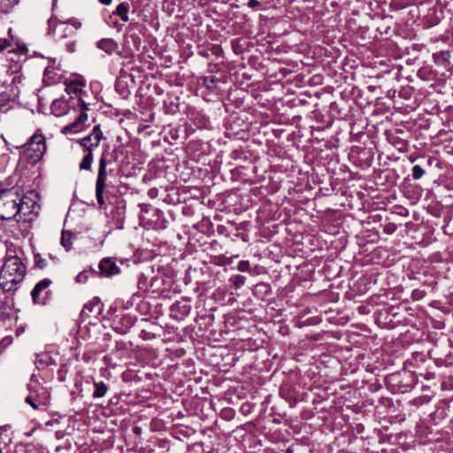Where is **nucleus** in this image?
I'll use <instances>...</instances> for the list:
<instances>
[{
  "label": "nucleus",
  "mask_w": 453,
  "mask_h": 453,
  "mask_svg": "<svg viewBox=\"0 0 453 453\" xmlns=\"http://www.w3.org/2000/svg\"><path fill=\"white\" fill-rule=\"evenodd\" d=\"M237 269L240 272H247L250 270V263L247 260H242L237 265Z\"/></svg>",
  "instance_id": "nucleus-23"
},
{
  "label": "nucleus",
  "mask_w": 453,
  "mask_h": 453,
  "mask_svg": "<svg viewBox=\"0 0 453 453\" xmlns=\"http://www.w3.org/2000/svg\"><path fill=\"white\" fill-rule=\"evenodd\" d=\"M73 234L70 231H62L61 244L66 250H69L73 245Z\"/></svg>",
  "instance_id": "nucleus-17"
},
{
  "label": "nucleus",
  "mask_w": 453,
  "mask_h": 453,
  "mask_svg": "<svg viewBox=\"0 0 453 453\" xmlns=\"http://www.w3.org/2000/svg\"><path fill=\"white\" fill-rule=\"evenodd\" d=\"M60 100L67 101V99L65 98V96H61V98H58V101Z\"/></svg>",
  "instance_id": "nucleus-33"
},
{
  "label": "nucleus",
  "mask_w": 453,
  "mask_h": 453,
  "mask_svg": "<svg viewBox=\"0 0 453 453\" xmlns=\"http://www.w3.org/2000/svg\"><path fill=\"white\" fill-rule=\"evenodd\" d=\"M87 119L88 114L82 111L73 123L63 127L61 132L65 134H76L81 130V126Z\"/></svg>",
  "instance_id": "nucleus-9"
},
{
  "label": "nucleus",
  "mask_w": 453,
  "mask_h": 453,
  "mask_svg": "<svg viewBox=\"0 0 453 453\" xmlns=\"http://www.w3.org/2000/svg\"><path fill=\"white\" fill-rule=\"evenodd\" d=\"M56 4H57V0H52V9H54Z\"/></svg>",
  "instance_id": "nucleus-32"
},
{
  "label": "nucleus",
  "mask_w": 453,
  "mask_h": 453,
  "mask_svg": "<svg viewBox=\"0 0 453 453\" xmlns=\"http://www.w3.org/2000/svg\"><path fill=\"white\" fill-rule=\"evenodd\" d=\"M25 402L35 410L39 409L40 405H44V403L39 399L38 395H28L25 398Z\"/></svg>",
  "instance_id": "nucleus-20"
},
{
  "label": "nucleus",
  "mask_w": 453,
  "mask_h": 453,
  "mask_svg": "<svg viewBox=\"0 0 453 453\" xmlns=\"http://www.w3.org/2000/svg\"><path fill=\"white\" fill-rule=\"evenodd\" d=\"M191 306L183 302H176L171 306V316L177 320L184 319L190 312Z\"/></svg>",
  "instance_id": "nucleus-8"
},
{
  "label": "nucleus",
  "mask_w": 453,
  "mask_h": 453,
  "mask_svg": "<svg viewBox=\"0 0 453 453\" xmlns=\"http://www.w3.org/2000/svg\"><path fill=\"white\" fill-rule=\"evenodd\" d=\"M99 269L104 276H112L119 273V268L111 258H104L99 264Z\"/></svg>",
  "instance_id": "nucleus-10"
},
{
  "label": "nucleus",
  "mask_w": 453,
  "mask_h": 453,
  "mask_svg": "<svg viewBox=\"0 0 453 453\" xmlns=\"http://www.w3.org/2000/svg\"><path fill=\"white\" fill-rule=\"evenodd\" d=\"M94 306H95V304L91 303L85 304L81 311V314L83 316H88V312H91L93 311Z\"/></svg>",
  "instance_id": "nucleus-24"
},
{
  "label": "nucleus",
  "mask_w": 453,
  "mask_h": 453,
  "mask_svg": "<svg viewBox=\"0 0 453 453\" xmlns=\"http://www.w3.org/2000/svg\"><path fill=\"white\" fill-rule=\"evenodd\" d=\"M65 26L64 32L65 35L64 37H66L67 35H73L76 33V31L81 27V22H79L76 19H70L68 22H59L58 21V27L59 26Z\"/></svg>",
  "instance_id": "nucleus-12"
},
{
  "label": "nucleus",
  "mask_w": 453,
  "mask_h": 453,
  "mask_svg": "<svg viewBox=\"0 0 453 453\" xmlns=\"http://www.w3.org/2000/svg\"><path fill=\"white\" fill-rule=\"evenodd\" d=\"M77 282L84 283L87 280V275L85 273H80L76 277Z\"/></svg>",
  "instance_id": "nucleus-27"
},
{
  "label": "nucleus",
  "mask_w": 453,
  "mask_h": 453,
  "mask_svg": "<svg viewBox=\"0 0 453 453\" xmlns=\"http://www.w3.org/2000/svg\"><path fill=\"white\" fill-rule=\"evenodd\" d=\"M108 165V161L106 160V157L104 154L102 155L99 160V169L96 182V197L97 203L100 206L104 205V191L105 188V182L107 178L106 166Z\"/></svg>",
  "instance_id": "nucleus-4"
},
{
  "label": "nucleus",
  "mask_w": 453,
  "mask_h": 453,
  "mask_svg": "<svg viewBox=\"0 0 453 453\" xmlns=\"http://www.w3.org/2000/svg\"><path fill=\"white\" fill-rule=\"evenodd\" d=\"M9 46V42L6 39H0V51Z\"/></svg>",
  "instance_id": "nucleus-28"
},
{
  "label": "nucleus",
  "mask_w": 453,
  "mask_h": 453,
  "mask_svg": "<svg viewBox=\"0 0 453 453\" xmlns=\"http://www.w3.org/2000/svg\"><path fill=\"white\" fill-rule=\"evenodd\" d=\"M82 89V83L58 77V92L64 90L68 96L77 95Z\"/></svg>",
  "instance_id": "nucleus-7"
},
{
  "label": "nucleus",
  "mask_w": 453,
  "mask_h": 453,
  "mask_svg": "<svg viewBox=\"0 0 453 453\" xmlns=\"http://www.w3.org/2000/svg\"><path fill=\"white\" fill-rule=\"evenodd\" d=\"M68 50L70 52H73L74 50V43L68 44Z\"/></svg>",
  "instance_id": "nucleus-31"
},
{
  "label": "nucleus",
  "mask_w": 453,
  "mask_h": 453,
  "mask_svg": "<svg viewBox=\"0 0 453 453\" xmlns=\"http://www.w3.org/2000/svg\"><path fill=\"white\" fill-rule=\"evenodd\" d=\"M425 173V170L418 165H416L412 168V178L414 180H419Z\"/></svg>",
  "instance_id": "nucleus-21"
},
{
  "label": "nucleus",
  "mask_w": 453,
  "mask_h": 453,
  "mask_svg": "<svg viewBox=\"0 0 453 453\" xmlns=\"http://www.w3.org/2000/svg\"><path fill=\"white\" fill-rule=\"evenodd\" d=\"M97 47L107 54H112L118 50V43L112 39L108 38L97 42Z\"/></svg>",
  "instance_id": "nucleus-11"
},
{
  "label": "nucleus",
  "mask_w": 453,
  "mask_h": 453,
  "mask_svg": "<svg viewBox=\"0 0 453 453\" xmlns=\"http://www.w3.org/2000/svg\"><path fill=\"white\" fill-rule=\"evenodd\" d=\"M65 113H66V111H64L63 112H58V116H59V115H62V114H65Z\"/></svg>",
  "instance_id": "nucleus-34"
},
{
  "label": "nucleus",
  "mask_w": 453,
  "mask_h": 453,
  "mask_svg": "<svg viewBox=\"0 0 453 453\" xmlns=\"http://www.w3.org/2000/svg\"><path fill=\"white\" fill-rule=\"evenodd\" d=\"M12 108V101L8 92L0 93V113H5Z\"/></svg>",
  "instance_id": "nucleus-13"
},
{
  "label": "nucleus",
  "mask_w": 453,
  "mask_h": 453,
  "mask_svg": "<svg viewBox=\"0 0 453 453\" xmlns=\"http://www.w3.org/2000/svg\"><path fill=\"white\" fill-rule=\"evenodd\" d=\"M48 23H49V32L53 33L56 29V23H57L54 17L50 18L48 20Z\"/></svg>",
  "instance_id": "nucleus-26"
},
{
  "label": "nucleus",
  "mask_w": 453,
  "mask_h": 453,
  "mask_svg": "<svg viewBox=\"0 0 453 453\" xmlns=\"http://www.w3.org/2000/svg\"><path fill=\"white\" fill-rule=\"evenodd\" d=\"M18 148L22 149L21 160L34 165L41 160L46 151L45 138L41 133L36 132L25 144Z\"/></svg>",
  "instance_id": "nucleus-3"
},
{
  "label": "nucleus",
  "mask_w": 453,
  "mask_h": 453,
  "mask_svg": "<svg viewBox=\"0 0 453 453\" xmlns=\"http://www.w3.org/2000/svg\"><path fill=\"white\" fill-rule=\"evenodd\" d=\"M53 364L54 359L51 357V355L48 352L38 355L37 359L35 360V365L38 369Z\"/></svg>",
  "instance_id": "nucleus-14"
},
{
  "label": "nucleus",
  "mask_w": 453,
  "mask_h": 453,
  "mask_svg": "<svg viewBox=\"0 0 453 453\" xmlns=\"http://www.w3.org/2000/svg\"><path fill=\"white\" fill-rule=\"evenodd\" d=\"M246 278L242 275L237 274L232 278V281L236 288H241L244 285Z\"/></svg>",
  "instance_id": "nucleus-22"
},
{
  "label": "nucleus",
  "mask_w": 453,
  "mask_h": 453,
  "mask_svg": "<svg viewBox=\"0 0 453 453\" xmlns=\"http://www.w3.org/2000/svg\"><path fill=\"white\" fill-rule=\"evenodd\" d=\"M104 135L99 125L93 127L91 133L87 136L79 139L78 143L88 153H93V150L96 149Z\"/></svg>",
  "instance_id": "nucleus-5"
},
{
  "label": "nucleus",
  "mask_w": 453,
  "mask_h": 453,
  "mask_svg": "<svg viewBox=\"0 0 453 453\" xmlns=\"http://www.w3.org/2000/svg\"><path fill=\"white\" fill-rule=\"evenodd\" d=\"M94 392H93V397L94 398H101L104 397L108 390V388L106 384L103 381H94Z\"/></svg>",
  "instance_id": "nucleus-15"
},
{
  "label": "nucleus",
  "mask_w": 453,
  "mask_h": 453,
  "mask_svg": "<svg viewBox=\"0 0 453 453\" xmlns=\"http://www.w3.org/2000/svg\"><path fill=\"white\" fill-rule=\"evenodd\" d=\"M26 197L19 187L0 189V219L11 220L23 219L22 216L28 214L30 206L25 201ZM26 220V219H24Z\"/></svg>",
  "instance_id": "nucleus-1"
},
{
  "label": "nucleus",
  "mask_w": 453,
  "mask_h": 453,
  "mask_svg": "<svg viewBox=\"0 0 453 453\" xmlns=\"http://www.w3.org/2000/svg\"><path fill=\"white\" fill-rule=\"evenodd\" d=\"M218 79L215 76H207L203 78V85L209 90H214L217 88Z\"/></svg>",
  "instance_id": "nucleus-19"
},
{
  "label": "nucleus",
  "mask_w": 453,
  "mask_h": 453,
  "mask_svg": "<svg viewBox=\"0 0 453 453\" xmlns=\"http://www.w3.org/2000/svg\"><path fill=\"white\" fill-rule=\"evenodd\" d=\"M259 5V2L257 0H250L248 3V6L250 8H256Z\"/></svg>",
  "instance_id": "nucleus-29"
},
{
  "label": "nucleus",
  "mask_w": 453,
  "mask_h": 453,
  "mask_svg": "<svg viewBox=\"0 0 453 453\" xmlns=\"http://www.w3.org/2000/svg\"><path fill=\"white\" fill-rule=\"evenodd\" d=\"M93 153H88L83 157L81 162L80 163V169L81 170H91L92 163H93Z\"/></svg>",
  "instance_id": "nucleus-18"
},
{
  "label": "nucleus",
  "mask_w": 453,
  "mask_h": 453,
  "mask_svg": "<svg viewBox=\"0 0 453 453\" xmlns=\"http://www.w3.org/2000/svg\"><path fill=\"white\" fill-rule=\"evenodd\" d=\"M128 4L121 3L117 6L113 13L119 16L122 21L127 22L128 20Z\"/></svg>",
  "instance_id": "nucleus-16"
},
{
  "label": "nucleus",
  "mask_w": 453,
  "mask_h": 453,
  "mask_svg": "<svg viewBox=\"0 0 453 453\" xmlns=\"http://www.w3.org/2000/svg\"><path fill=\"white\" fill-rule=\"evenodd\" d=\"M35 265L40 269L44 268L46 265L45 260L42 258L39 255L35 256Z\"/></svg>",
  "instance_id": "nucleus-25"
},
{
  "label": "nucleus",
  "mask_w": 453,
  "mask_h": 453,
  "mask_svg": "<svg viewBox=\"0 0 453 453\" xmlns=\"http://www.w3.org/2000/svg\"><path fill=\"white\" fill-rule=\"evenodd\" d=\"M53 281L50 279H43L35 284L31 291V296L35 303L44 305L48 302L49 287Z\"/></svg>",
  "instance_id": "nucleus-6"
},
{
  "label": "nucleus",
  "mask_w": 453,
  "mask_h": 453,
  "mask_svg": "<svg viewBox=\"0 0 453 453\" xmlns=\"http://www.w3.org/2000/svg\"><path fill=\"white\" fill-rule=\"evenodd\" d=\"M27 267L17 256H8L0 271V286L5 291L15 289V286L21 282L26 275Z\"/></svg>",
  "instance_id": "nucleus-2"
},
{
  "label": "nucleus",
  "mask_w": 453,
  "mask_h": 453,
  "mask_svg": "<svg viewBox=\"0 0 453 453\" xmlns=\"http://www.w3.org/2000/svg\"><path fill=\"white\" fill-rule=\"evenodd\" d=\"M101 4L108 5L111 3L112 0H99Z\"/></svg>",
  "instance_id": "nucleus-30"
}]
</instances>
